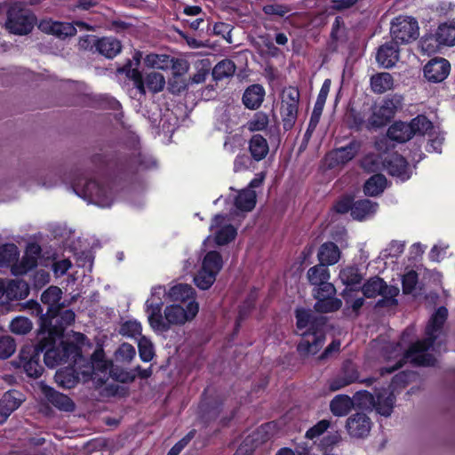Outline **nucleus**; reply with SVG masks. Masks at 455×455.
<instances>
[{
    "mask_svg": "<svg viewBox=\"0 0 455 455\" xmlns=\"http://www.w3.org/2000/svg\"><path fill=\"white\" fill-rule=\"evenodd\" d=\"M436 30L443 44L448 47L455 46V21H447L439 24Z\"/></svg>",
    "mask_w": 455,
    "mask_h": 455,
    "instance_id": "c03bdc74",
    "label": "nucleus"
},
{
    "mask_svg": "<svg viewBox=\"0 0 455 455\" xmlns=\"http://www.w3.org/2000/svg\"><path fill=\"white\" fill-rule=\"evenodd\" d=\"M237 235L236 228L231 225H225L215 234V243L218 245H226L235 239Z\"/></svg>",
    "mask_w": 455,
    "mask_h": 455,
    "instance_id": "8fccbe9b",
    "label": "nucleus"
},
{
    "mask_svg": "<svg viewBox=\"0 0 455 455\" xmlns=\"http://www.w3.org/2000/svg\"><path fill=\"white\" fill-rule=\"evenodd\" d=\"M60 338L51 333L40 334L38 331L36 345L25 344L22 346L18 359L14 362L16 367L22 369L28 377L37 379L44 370L40 363L43 353L44 363L49 368L64 363L60 345H57V340Z\"/></svg>",
    "mask_w": 455,
    "mask_h": 455,
    "instance_id": "f257e3e1",
    "label": "nucleus"
},
{
    "mask_svg": "<svg viewBox=\"0 0 455 455\" xmlns=\"http://www.w3.org/2000/svg\"><path fill=\"white\" fill-rule=\"evenodd\" d=\"M6 291L11 298L23 299L28 296L29 288L23 280H12L8 283Z\"/></svg>",
    "mask_w": 455,
    "mask_h": 455,
    "instance_id": "de8ad7c7",
    "label": "nucleus"
},
{
    "mask_svg": "<svg viewBox=\"0 0 455 455\" xmlns=\"http://www.w3.org/2000/svg\"><path fill=\"white\" fill-rule=\"evenodd\" d=\"M353 407L354 402L347 395H337L330 403L331 412L336 417L347 415Z\"/></svg>",
    "mask_w": 455,
    "mask_h": 455,
    "instance_id": "c85d7f7f",
    "label": "nucleus"
},
{
    "mask_svg": "<svg viewBox=\"0 0 455 455\" xmlns=\"http://www.w3.org/2000/svg\"><path fill=\"white\" fill-rule=\"evenodd\" d=\"M307 277L311 285L316 286L329 281L331 274L328 267H324L323 264H317L307 270Z\"/></svg>",
    "mask_w": 455,
    "mask_h": 455,
    "instance_id": "ea45409f",
    "label": "nucleus"
},
{
    "mask_svg": "<svg viewBox=\"0 0 455 455\" xmlns=\"http://www.w3.org/2000/svg\"><path fill=\"white\" fill-rule=\"evenodd\" d=\"M346 427L350 436L364 438L371 431V421L365 413L356 412L347 418Z\"/></svg>",
    "mask_w": 455,
    "mask_h": 455,
    "instance_id": "2eb2a0df",
    "label": "nucleus"
},
{
    "mask_svg": "<svg viewBox=\"0 0 455 455\" xmlns=\"http://www.w3.org/2000/svg\"><path fill=\"white\" fill-rule=\"evenodd\" d=\"M399 44L391 40L380 45L376 54V60L384 68H393L399 60Z\"/></svg>",
    "mask_w": 455,
    "mask_h": 455,
    "instance_id": "dca6fc26",
    "label": "nucleus"
},
{
    "mask_svg": "<svg viewBox=\"0 0 455 455\" xmlns=\"http://www.w3.org/2000/svg\"><path fill=\"white\" fill-rule=\"evenodd\" d=\"M386 167L391 176L398 177L402 180H406L410 178L408 174V161L402 155L397 153L391 155L389 158L386 160Z\"/></svg>",
    "mask_w": 455,
    "mask_h": 455,
    "instance_id": "4be33fe9",
    "label": "nucleus"
},
{
    "mask_svg": "<svg viewBox=\"0 0 455 455\" xmlns=\"http://www.w3.org/2000/svg\"><path fill=\"white\" fill-rule=\"evenodd\" d=\"M294 316L296 329L301 331V339L296 345L297 353L301 358L317 355L326 340L328 318L302 307L295 309Z\"/></svg>",
    "mask_w": 455,
    "mask_h": 455,
    "instance_id": "7ed1b4c3",
    "label": "nucleus"
},
{
    "mask_svg": "<svg viewBox=\"0 0 455 455\" xmlns=\"http://www.w3.org/2000/svg\"><path fill=\"white\" fill-rule=\"evenodd\" d=\"M76 314L72 309L60 310L58 316L51 318L49 326L43 328L42 320H39V333H51L62 337L67 327L75 323Z\"/></svg>",
    "mask_w": 455,
    "mask_h": 455,
    "instance_id": "ddd939ff",
    "label": "nucleus"
},
{
    "mask_svg": "<svg viewBox=\"0 0 455 455\" xmlns=\"http://www.w3.org/2000/svg\"><path fill=\"white\" fill-rule=\"evenodd\" d=\"M424 76L431 83L443 82L451 72L449 60L442 57L431 59L424 67Z\"/></svg>",
    "mask_w": 455,
    "mask_h": 455,
    "instance_id": "4468645a",
    "label": "nucleus"
},
{
    "mask_svg": "<svg viewBox=\"0 0 455 455\" xmlns=\"http://www.w3.org/2000/svg\"><path fill=\"white\" fill-rule=\"evenodd\" d=\"M145 82L148 88L154 92H161L165 84L164 76L158 72H151L148 74Z\"/></svg>",
    "mask_w": 455,
    "mask_h": 455,
    "instance_id": "052dcab7",
    "label": "nucleus"
},
{
    "mask_svg": "<svg viewBox=\"0 0 455 455\" xmlns=\"http://www.w3.org/2000/svg\"><path fill=\"white\" fill-rule=\"evenodd\" d=\"M390 34L397 44H410L419 36V22L413 17L399 15L391 21Z\"/></svg>",
    "mask_w": 455,
    "mask_h": 455,
    "instance_id": "6e6552de",
    "label": "nucleus"
},
{
    "mask_svg": "<svg viewBox=\"0 0 455 455\" xmlns=\"http://www.w3.org/2000/svg\"><path fill=\"white\" fill-rule=\"evenodd\" d=\"M217 275L214 273L206 271L203 268L197 273L194 278L195 284L200 290H208L214 283Z\"/></svg>",
    "mask_w": 455,
    "mask_h": 455,
    "instance_id": "864d4df0",
    "label": "nucleus"
},
{
    "mask_svg": "<svg viewBox=\"0 0 455 455\" xmlns=\"http://www.w3.org/2000/svg\"><path fill=\"white\" fill-rule=\"evenodd\" d=\"M256 299V294L251 291L239 307L238 316L235 321V329L239 328L240 322L247 317L251 311L255 307Z\"/></svg>",
    "mask_w": 455,
    "mask_h": 455,
    "instance_id": "3c124183",
    "label": "nucleus"
},
{
    "mask_svg": "<svg viewBox=\"0 0 455 455\" xmlns=\"http://www.w3.org/2000/svg\"><path fill=\"white\" fill-rule=\"evenodd\" d=\"M19 249L14 243H5L0 246V267H8L17 263Z\"/></svg>",
    "mask_w": 455,
    "mask_h": 455,
    "instance_id": "4c0bfd02",
    "label": "nucleus"
},
{
    "mask_svg": "<svg viewBox=\"0 0 455 455\" xmlns=\"http://www.w3.org/2000/svg\"><path fill=\"white\" fill-rule=\"evenodd\" d=\"M257 203V194L250 188L242 189L235 198V206L241 212H251Z\"/></svg>",
    "mask_w": 455,
    "mask_h": 455,
    "instance_id": "c756f323",
    "label": "nucleus"
},
{
    "mask_svg": "<svg viewBox=\"0 0 455 455\" xmlns=\"http://www.w3.org/2000/svg\"><path fill=\"white\" fill-rule=\"evenodd\" d=\"M142 327L140 323L137 321L128 320L125 321L120 327V334L126 337L134 338L137 335H140Z\"/></svg>",
    "mask_w": 455,
    "mask_h": 455,
    "instance_id": "0e129e2a",
    "label": "nucleus"
},
{
    "mask_svg": "<svg viewBox=\"0 0 455 455\" xmlns=\"http://www.w3.org/2000/svg\"><path fill=\"white\" fill-rule=\"evenodd\" d=\"M339 373L347 381H349V385L358 381L359 372L355 365L351 361H345Z\"/></svg>",
    "mask_w": 455,
    "mask_h": 455,
    "instance_id": "680f3d73",
    "label": "nucleus"
},
{
    "mask_svg": "<svg viewBox=\"0 0 455 455\" xmlns=\"http://www.w3.org/2000/svg\"><path fill=\"white\" fill-rule=\"evenodd\" d=\"M117 72L120 74H124L133 82L134 86L140 92L145 93V84L142 74L138 69V68H132V61L131 60H127L125 64H124L121 68H118Z\"/></svg>",
    "mask_w": 455,
    "mask_h": 455,
    "instance_id": "f704fd0d",
    "label": "nucleus"
},
{
    "mask_svg": "<svg viewBox=\"0 0 455 455\" xmlns=\"http://www.w3.org/2000/svg\"><path fill=\"white\" fill-rule=\"evenodd\" d=\"M268 123V116L263 111H258L253 115L252 118L247 122L245 127L252 132H260L267 127Z\"/></svg>",
    "mask_w": 455,
    "mask_h": 455,
    "instance_id": "09e8293b",
    "label": "nucleus"
},
{
    "mask_svg": "<svg viewBox=\"0 0 455 455\" xmlns=\"http://www.w3.org/2000/svg\"><path fill=\"white\" fill-rule=\"evenodd\" d=\"M10 329L14 334H27L32 329V323L27 317L18 316L11 322Z\"/></svg>",
    "mask_w": 455,
    "mask_h": 455,
    "instance_id": "13d9d810",
    "label": "nucleus"
},
{
    "mask_svg": "<svg viewBox=\"0 0 455 455\" xmlns=\"http://www.w3.org/2000/svg\"><path fill=\"white\" fill-rule=\"evenodd\" d=\"M223 267L221 254L217 251H208L203 260L202 268L218 275Z\"/></svg>",
    "mask_w": 455,
    "mask_h": 455,
    "instance_id": "79ce46f5",
    "label": "nucleus"
},
{
    "mask_svg": "<svg viewBox=\"0 0 455 455\" xmlns=\"http://www.w3.org/2000/svg\"><path fill=\"white\" fill-rule=\"evenodd\" d=\"M378 204L370 199L354 200L351 216L357 220H363L367 215L376 212Z\"/></svg>",
    "mask_w": 455,
    "mask_h": 455,
    "instance_id": "c9c22d12",
    "label": "nucleus"
},
{
    "mask_svg": "<svg viewBox=\"0 0 455 455\" xmlns=\"http://www.w3.org/2000/svg\"><path fill=\"white\" fill-rule=\"evenodd\" d=\"M368 117L369 115L365 109L356 110L350 108L347 115V123L350 129L362 131L363 127L366 128Z\"/></svg>",
    "mask_w": 455,
    "mask_h": 455,
    "instance_id": "a19ab883",
    "label": "nucleus"
},
{
    "mask_svg": "<svg viewBox=\"0 0 455 455\" xmlns=\"http://www.w3.org/2000/svg\"><path fill=\"white\" fill-rule=\"evenodd\" d=\"M395 400V395L393 391L381 388L376 392V399L373 407L379 414L384 417H389L393 412Z\"/></svg>",
    "mask_w": 455,
    "mask_h": 455,
    "instance_id": "aec40b11",
    "label": "nucleus"
},
{
    "mask_svg": "<svg viewBox=\"0 0 455 455\" xmlns=\"http://www.w3.org/2000/svg\"><path fill=\"white\" fill-rule=\"evenodd\" d=\"M95 52L108 59L115 58L122 50L121 42L111 36H104L94 40Z\"/></svg>",
    "mask_w": 455,
    "mask_h": 455,
    "instance_id": "412c9836",
    "label": "nucleus"
},
{
    "mask_svg": "<svg viewBox=\"0 0 455 455\" xmlns=\"http://www.w3.org/2000/svg\"><path fill=\"white\" fill-rule=\"evenodd\" d=\"M414 377L415 373L412 371H402L392 378L390 386L394 390L404 388Z\"/></svg>",
    "mask_w": 455,
    "mask_h": 455,
    "instance_id": "4d7b16f0",
    "label": "nucleus"
},
{
    "mask_svg": "<svg viewBox=\"0 0 455 455\" xmlns=\"http://www.w3.org/2000/svg\"><path fill=\"white\" fill-rule=\"evenodd\" d=\"M419 283V274L411 269L402 276V289L406 295L411 294Z\"/></svg>",
    "mask_w": 455,
    "mask_h": 455,
    "instance_id": "6e6d98bb",
    "label": "nucleus"
},
{
    "mask_svg": "<svg viewBox=\"0 0 455 455\" xmlns=\"http://www.w3.org/2000/svg\"><path fill=\"white\" fill-rule=\"evenodd\" d=\"M157 289H152L151 298L146 301V312L148 313V323L156 331L166 332L168 326L164 323L162 308L164 301L161 296L156 298Z\"/></svg>",
    "mask_w": 455,
    "mask_h": 455,
    "instance_id": "9b49d317",
    "label": "nucleus"
},
{
    "mask_svg": "<svg viewBox=\"0 0 455 455\" xmlns=\"http://www.w3.org/2000/svg\"><path fill=\"white\" fill-rule=\"evenodd\" d=\"M222 407L221 402H214V404H212L210 402L203 399L200 403V410L203 412L204 416L209 415V418L215 419L219 417Z\"/></svg>",
    "mask_w": 455,
    "mask_h": 455,
    "instance_id": "69168bd1",
    "label": "nucleus"
},
{
    "mask_svg": "<svg viewBox=\"0 0 455 455\" xmlns=\"http://www.w3.org/2000/svg\"><path fill=\"white\" fill-rule=\"evenodd\" d=\"M370 85L374 93L383 94L393 89L394 78L392 75L387 72L377 73L371 76Z\"/></svg>",
    "mask_w": 455,
    "mask_h": 455,
    "instance_id": "cd10ccee",
    "label": "nucleus"
},
{
    "mask_svg": "<svg viewBox=\"0 0 455 455\" xmlns=\"http://www.w3.org/2000/svg\"><path fill=\"white\" fill-rule=\"evenodd\" d=\"M299 107L291 106V104H281V116L283 130L291 131L298 118Z\"/></svg>",
    "mask_w": 455,
    "mask_h": 455,
    "instance_id": "a18cd8bd",
    "label": "nucleus"
},
{
    "mask_svg": "<svg viewBox=\"0 0 455 455\" xmlns=\"http://www.w3.org/2000/svg\"><path fill=\"white\" fill-rule=\"evenodd\" d=\"M56 379L58 383L65 388H72L78 383V377L69 371L58 372Z\"/></svg>",
    "mask_w": 455,
    "mask_h": 455,
    "instance_id": "338daca9",
    "label": "nucleus"
},
{
    "mask_svg": "<svg viewBox=\"0 0 455 455\" xmlns=\"http://www.w3.org/2000/svg\"><path fill=\"white\" fill-rule=\"evenodd\" d=\"M387 288V283L383 278L375 275L370 277L366 282L363 284L359 290L362 291L363 296L368 299L376 298L378 295H381L383 293V289Z\"/></svg>",
    "mask_w": 455,
    "mask_h": 455,
    "instance_id": "7c9ffc66",
    "label": "nucleus"
},
{
    "mask_svg": "<svg viewBox=\"0 0 455 455\" xmlns=\"http://www.w3.org/2000/svg\"><path fill=\"white\" fill-rule=\"evenodd\" d=\"M194 289L187 283H179L172 286L169 291L168 296L172 301L186 302L194 296Z\"/></svg>",
    "mask_w": 455,
    "mask_h": 455,
    "instance_id": "37998d69",
    "label": "nucleus"
},
{
    "mask_svg": "<svg viewBox=\"0 0 455 455\" xmlns=\"http://www.w3.org/2000/svg\"><path fill=\"white\" fill-rule=\"evenodd\" d=\"M64 363L75 364L82 358V348L76 343L68 340L60 342Z\"/></svg>",
    "mask_w": 455,
    "mask_h": 455,
    "instance_id": "2f4dec72",
    "label": "nucleus"
},
{
    "mask_svg": "<svg viewBox=\"0 0 455 455\" xmlns=\"http://www.w3.org/2000/svg\"><path fill=\"white\" fill-rule=\"evenodd\" d=\"M387 136L393 141L403 143L411 140L414 135L410 123L396 121L388 127Z\"/></svg>",
    "mask_w": 455,
    "mask_h": 455,
    "instance_id": "b1692460",
    "label": "nucleus"
},
{
    "mask_svg": "<svg viewBox=\"0 0 455 455\" xmlns=\"http://www.w3.org/2000/svg\"><path fill=\"white\" fill-rule=\"evenodd\" d=\"M235 69L236 67L233 60L224 59L215 65L212 75L215 81H220L224 78L232 76L235 74Z\"/></svg>",
    "mask_w": 455,
    "mask_h": 455,
    "instance_id": "58836bf2",
    "label": "nucleus"
},
{
    "mask_svg": "<svg viewBox=\"0 0 455 455\" xmlns=\"http://www.w3.org/2000/svg\"><path fill=\"white\" fill-rule=\"evenodd\" d=\"M410 125H411L413 130V135L426 134L433 129L432 122L424 115H419L414 117L410 122Z\"/></svg>",
    "mask_w": 455,
    "mask_h": 455,
    "instance_id": "603ef678",
    "label": "nucleus"
},
{
    "mask_svg": "<svg viewBox=\"0 0 455 455\" xmlns=\"http://www.w3.org/2000/svg\"><path fill=\"white\" fill-rule=\"evenodd\" d=\"M36 22V17L21 3L11 4L6 12L4 27L11 34L25 36L29 34Z\"/></svg>",
    "mask_w": 455,
    "mask_h": 455,
    "instance_id": "423d86ee",
    "label": "nucleus"
},
{
    "mask_svg": "<svg viewBox=\"0 0 455 455\" xmlns=\"http://www.w3.org/2000/svg\"><path fill=\"white\" fill-rule=\"evenodd\" d=\"M40 28L49 34L54 35L60 38H66L76 35V28L72 23L52 21L46 24L41 23Z\"/></svg>",
    "mask_w": 455,
    "mask_h": 455,
    "instance_id": "bb28decb",
    "label": "nucleus"
},
{
    "mask_svg": "<svg viewBox=\"0 0 455 455\" xmlns=\"http://www.w3.org/2000/svg\"><path fill=\"white\" fill-rule=\"evenodd\" d=\"M444 45L439 38L438 31L425 34L419 40V48L422 52L428 55L439 52Z\"/></svg>",
    "mask_w": 455,
    "mask_h": 455,
    "instance_id": "72a5a7b5",
    "label": "nucleus"
},
{
    "mask_svg": "<svg viewBox=\"0 0 455 455\" xmlns=\"http://www.w3.org/2000/svg\"><path fill=\"white\" fill-rule=\"evenodd\" d=\"M354 196L350 195L344 196L337 200L333 205V210L339 214H345L353 211Z\"/></svg>",
    "mask_w": 455,
    "mask_h": 455,
    "instance_id": "774afa93",
    "label": "nucleus"
},
{
    "mask_svg": "<svg viewBox=\"0 0 455 455\" xmlns=\"http://www.w3.org/2000/svg\"><path fill=\"white\" fill-rule=\"evenodd\" d=\"M248 148L251 158L256 162L265 159L269 152L267 140L261 134H254L251 137Z\"/></svg>",
    "mask_w": 455,
    "mask_h": 455,
    "instance_id": "393cba45",
    "label": "nucleus"
},
{
    "mask_svg": "<svg viewBox=\"0 0 455 455\" xmlns=\"http://www.w3.org/2000/svg\"><path fill=\"white\" fill-rule=\"evenodd\" d=\"M16 349L14 339L10 336L0 337V359L9 358Z\"/></svg>",
    "mask_w": 455,
    "mask_h": 455,
    "instance_id": "e2e57ef3",
    "label": "nucleus"
},
{
    "mask_svg": "<svg viewBox=\"0 0 455 455\" xmlns=\"http://www.w3.org/2000/svg\"><path fill=\"white\" fill-rule=\"evenodd\" d=\"M266 95L264 87L259 84L249 85L243 92L242 102L246 108L256 110L262 105Z\"/></svg>",
    "mask_w": 455,
    "mask_h": 455,
    "instance_id": "6ab92c4d",
    "label": "nucleus"
},
{
    "mask_svg": "<svg viewBox=\"0 0 455 455\" xmlns=\"http://www.w3.org/2000/svg\"><path fill=\"white\" fill-rule=\"evenodd\" d=\"M22 395L17 390H9L0 399V425L22 403Z\"/></svg>",
    "mask_w": 455,
    "mask_h": 455,
    "instance_id": "f3484780",
    "label": "nucleus"
},
{
    "mask_svg": "<svg viewBox=\"0 0 455 455\" xmlns=\"http://www.w3.org/2000/svg\"><path fill=\"white\" fill-rule=\"evenodd\" d=\"M336 292L337 291L334 284L326 281L315 286L312 291V295L315 299H318L321 298L333 297L336 295Z\"/></svg>",
    "mask_w": 455,
    "mask_h": 455,
    "instance_id": "bf43d9fd",
    "label": "nucleus"
},
{
    "mask_svg": "<svg viewBox=\"0 0 455 455\" xmlns=\"http://www.w3.org/2000/svg\"><path fill=\"white\" fill-rule=\"evenodd\" d=\"M401 95L387 96L379 106L371 108V114L367 119L366 129L376 130L386 126L394 117L396 110L402 106Z\"/></svg>",
    "mask_w": 455,
    "mask_h": 455,
    "instance_id": "0eeeda50",
    "label": "nucleus"
},
{
    "mask_svg": "<svg viewBox=\"0 0 455 455\" xmlns=\"http://www.w3.org/2000/svg\"><path fill=\"white\" fill-rule=\"evenodd\" d=\"M447 316V308L443 306L439 307L432 315L426 327L427 337L411 343L394 366L382 367L380 369L381 375L393 373L402 368L407 361L415 366H434L436 359L427 351L434 346L436 339L435 333L443 328Z\"/></svg>",
    "mask_w": 455,
    "mask_h": 455,
    "instance_id": "f03ea898",
    "label": "nucleus"
},
{
    "mask_svg": "<svg viewBox=\"0 0 455 455\" xmlns=\"http://www.w3.org/2000/svg\"><path fill=\"white\" fill-rule=\"evenodd\" d=\"M199 310L198 303L193 299L186 304V307L173 304L167 306L164 308V323L168 326V331L171 325H181L186 322L193 320L197 315Z\"/></svg>",
    "mask_w": 455,
    "mask_h": 455,
    "instance_id": "1a4fd4ad",
    "label": "nucleus"
},
{
    "mask_svg": "<svg viewBox=\"0 0 455 455\" xmlns=\"http://www.w3.org/2000/svg\"><path fill=\"white\" fill-rule=\"evenodd\" d=\"M344 284L348 286H354L360 284L363 280V275L359 272V269L355 267H348L343 269L340 273ZM359 291V288L346 289L344 291V298L346 303H349L351 298L350 292Z\"/></svg>",
    "mask_w": 455,
    "mask_h": 455,
    "instance_id": "a878e982",
    "label": "nucleus"
},
{
    "mask_svg": "<svg viewBox=\"0 0 455 455\" xmlns=\"http://www.w3.org/2000/svg\"><path fill=\"white\" fill-rule=\"evenodd\" d=\"M37 267V260L35 257L28 255L24 252L20 262L14 263L11 267V272L13 275L19 276L26 275L28 271Z\"/></svg>",
    "mask_w": 455,
    "mask_h": 455,
    "instance_id": "49530a36",
    "label": "nucleus"
},
{
    "mask_svg": "<svg viewBox=\"0 0 455 455\" xmlns=\"http://www.w3.org/2000/svg\"><path fill=\"white\" fill-rule=\"evenodd\" d=\"M341 251L339 246L333 242H325L320 245L317 252L319 264L324 267L335 265L340 259Z\"/></svg>",
    "mask_w": 455,
    "mask_h": 455,
    "instance_id": "5701e85b",
    "label": "nucleus"
},
{
    "mask_svg": "<svg viewBox=\"0 0 455 455\" xmlns=\"http://www.w3.org/2000/svg\"><path fill=\"white\" fill-rule=\"evenodd\" d=\"M90 161L96 173H116L130 178L140 172L149 171L157 166L156 161L152 156L142 153L117 159L109 154L98 153L92 155Z\"/></svg>",
    "mask_w": 455,
    "mask_h": 455,
    "instance_id": "20e7f679",
    "label": "nucleus"
},
{
    "mask_svg": "<svg viewBox=\"0 0 455 455\" xmlns=\"http://www.w3.org/2000/svg\"><path fill=\"white\" fill-rule=\"evenodd\" d=\"M138 348L139 355L142 362L148 363L153 359L155 355L154 347L148 339L141 337L138 342Z\"/></svg>",
    "mask_w": 455,
    "mask_h": 455,
    "instance_id": "5fc2aeb1",
    "label": "nucleus"
},
{
    "mask_svg": "<svg viewBox=\"0 0 455 455\" xmlns=\"http://www.w3.org/2000/svg\"><path fill=\"white\" fill-rule=\"evenodd\" d=\"M361 148L362 141L353 139L346 146L331 150L327 156L329 165L335 167L347 164L358 155Z\"/></svg>",
    "mask_w": 455,
    "mask_h": 455,
    "instance_id": "f8f14e48",
    "label": "nucleus"
},
{
    "mask_svg": "<svg viewBox=\"0 0 455 455\" xmlns=\"http://www.w3.org/2000/svg\"><path fill=\"white\" fill-rule=\"evenodd\" d=\"M387 187V178L381 174L371 176L363 185V193L368 196H377L380 195Z\"/></svg>",
    "mask_w": 455,
    "mask_h": 455,
    "instance_id": "473e14b6",
    "label": "nucleus"
},
{
    "mask_svg": "<svg viewBox=\"0 0 455 455\" xmlns=\"http://www.w3.org/2000/svg\"><path fill=\"white\" fill-rule=\"evenodd\" d=\"M43 394L46 400L60 411L71 412L76 408L75 403L69 396L55 390L53 387L44 386Z\"/></svg>",
    "mask_w": 455,
    "mask_h": 455,
    "instance_id": "a211bd4d",
    "label": "nucleus"
},
{
    "mask_svg": "<svg viewBox=\"0 0 455 455\" xmlns=\"http://www.w3.org/2000/svg\"><path fill=\"white\" fill-rule=\"evenodd\" d=\"M61 298L62 291L55 285H51L42 293L41 301L48 306L46 313L39 318V320H42L43 328L49 326L51 318L58 316L60 310L63 308V304L60 303Z\"/></svg>",
    "mask_w": 455,
    "mask_h": 455,
    "instance_id": "9d476101",
    "label": "nucleus"
},
{
    "mask_svg": "<svg viewBox=\"0 0 455 455\" xmlns=\"http://www.w3.org/2000/svg\"><path fill=\"white\" fill-rule=\"evenodd\" d=\"M72 188L76 194L86 200L101 207H108L113 203V193L111 188L92 179H77L74 180Z\"/></svg>",
    "mask_w": 455,
    "mask_h": 455,
    "instance_id": "39448f33",
    "label": "nucleus"
},
{
    "mask_svg": "<svg viewBox=\"0 0 455 455\" xmlns=\"http://www.w3.org/2000/svg\"><path fill=\"white\" fill-rule=\"evenodd\" d=\"M314 310L318 314L334 313L342 307V300L335 296L315 299Z\"/></svg>",
    "mask_w": 455,
    "mask_h": 455,
    "instance_id": "e433bc0d",
    "label": "nucleus"
}]
</instances>
